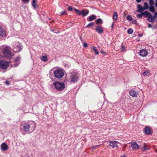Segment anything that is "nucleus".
I'll use <instances>...</instances> for the list:
<instances>
[{"instance_id": "obj_14", "label": "nucleus", "mask_w": 157, "mask_h": 157, "mask_svg": "<svg viewBox=\"0 0 157 157\" xmlns=\"http://www.w3.org/2000/svg\"><path fill=\"white\" fill-rule=\"evenodd\" d=\"M120 144L117 141H111L110 143V145L113 147H117L118 146V144Z\"/></svg>"}, {"instance_id": "obj_50", "label": "nucleus", "mask_w": 157, "mask_h": 157, "mask_svg": "<svg viewBox=\"0 0 157 157\" xmlns=\"http://www.w3.org/2000/svg\"><path fill=\"white\" fill-rule=\"evenodd\" d=\"M132 22H133L134 23H136V21L135 20H133V21H132Z\"/></svg>"}, {"instance_id": "obj_47", "label": "nucleus", "mask_w": 157, "mask_h": 157, "mask_svg": "<svg viewBox=\"0 0 157 157\" xmlns=\"http://www.w3.org/2000/svg\"><path fill=\"white\" fill-rule=\"evenodd\" d=\"M5 83L6 85H9V82L8 81H6L5 82Z\"/></svg>"}, {"instance_id": "obj_1", "label": "nucleus", "mask_w": 157, "mask_h": 157, "mask_svg": "<svg viewBox=\"0 0 157 157\" xmlns=\"http://www.w3.org/2000/svg\"><path fill=\"white\" fill-rule=\"evenodd\" d=\"M35 127V123L34 122L25 123L22 125L21 129L25 132H31L34 131Z\"/></svg>"}, {"instance_id": "obj_53", "label": "nucleus", "mask_w": 157, "mask_h": 157, "mask_svg": "<svg viewBox=\"0 0 157 157\" xmlns=\"http://www.w3.org/2000/svg\"><path fill=\"white\" fill-rule=\"evenodd\" d=\"M121 157H125V155L122 156H121Z\"/></svg>"}, {"instance_id": "obj_16", "label": "nucleus", "mask_w": 157, "mask_h": 157, "mask_svg": "<svg viewBox=\"0 0 157 157\" xmlns=\"http://www.w3.org/2000/svg\"><path fill=\"white\" fill-rule=\"evenodd\" d=\"M20 59L21 58L19 56H17L16 57L15 60L14 66L16 67L20 64V63L18 62V61H19Z\"/></svg>"}, {"instance_id": "obj_31", "label": "nucleus", "mask_w": 157, "mask_h": 157, "mask_svg": "<svg viewBox=\"0 0 157 157\" xmlns=\"http://www.w3.org/2000/svg\"><path fill=\"white\" fill-rule=\"evenodd\" d=\"M144 8H145V9H147L149 8L148 6V4L147 2H145L144 3Z\"/></svg>"}, {"instance_id": "obj_34", "label": "nucleus", "mask_w": 157, "mask_h": 157, "mask_svg": "<svg viewBox=\"0 0 157 157\" xmlns=\"http://www.w3.org/2000/svg\"><path fill=\"white\" fill-rule=\"evenodd\" d=\"M149 3L150 5L151 6H152L154 4V0H150Z\"/></svg>"}, {"instance_id": "obj_4", "label": "nucleus", "mask_w": 157, "mask_h": 157, "mask_svg": "<svg viewBox=\"0 0 157 157\" xmlns=\"http://www.w3.org/2000/svg\"><path fill=\"white\" fill-rule=\"evenodd\" d=\"M54 74L56 78H60L63 76L64 73L62 70L59 69L56 70L54 71Z\"/></svg>"}, {"instance_id": "obj_43", "label": "nucleus", "mask_w": 157, "mask_h": 157, "mask_svg": "<svg viewBox=\"0 0 157 157\" xmlns=\"http://www.w3.org/2000/svg\"><path fill=\"white\" fill-rule=\"evenodd\" d=\"M67 25H68L70 26H72V23L71 22H69V23L67 24Z\"/></svg>"}, {"instance_id": "obj_10", "label": "nucleus", "mask_w": 157, "mask_h": 157, "mask_svg": "<svg viewBox=\"0 0 157 157\" xmlns=\"http://www.w3.org/2000/svg\"><path fill=\"white\" fill-rule=\"evenodd\" d=\"M129 94L133 97H137L138 94L133 90H130L129 92Z\"/></svg>"}, {"instance_id": "obj_56", "label": "nucleus", "mask_w": 157, "mask_h": 157, "mask_svg": "<svg viewBox=\"0 0 157 157\" xmlns=\"http://www.w3.org/2000/svg\"><path fill=\"white\" fill-rule=\"evenodd\" d=\"M155 1H156V2H157V0H155Z\"/></svg>"}, {"instance_id": "obj_21", "label": "nucleus", "mask_w": 157, "mask_h": 157, "mask_svg": "<svg viewBox=\"0 0 157 157\" xmlns=\"http://www.w3.org/2000/svg\"><path fill=\"white\" fill-rule=\"evenodd\" d=\"M41 60L42 61L47 62L48 61L47 58L46 56H42L40 58Z\"/></svg>"}, {"instance_id": "obj_11", "label": "nucleus", "mask_w": 157, "mask_h": 157, "mask_svg": "<svg viewBox=\"0 0 157 157\" xmlns=\"http://www.w3.org/2000/svg\"><path fill=\"white\" fill-rule=\"evenodd\" d=\"M139 54L140 56L145 57L147 55V52L146 50L142 49L140 50Z\"/></svg>"}, {"instance_id": "obj_9", "label": "nucleus", "mask_w": 157, "mask_h": 157, "mask_svg": "<svg viewBox=\"0 0 157 157\" xmlns=\"http://www.w3.org/2000/svg\"><path fill=\"white\" fill-rule=\"evenodd\" d=\"M1 148L2 151H6L8 149V146L6 143H3L1 145Z\"/></svg>"}, {"instance_id": "obj_13", "label": "nucleus", "mask_w": 157, "mask_h": 157, "mask_svg": "<svg viewBox=\"0 0 157 157\" xmlns=\"http://www.w3.org/2000/svg\"><path fill=\"white\" fill-rule=\"evenodd\" d=\"M131 147L132 149L134 150H137L139 148L140 146L136 142H135L132 143Z\"/></svg>"}, {"instance_id": "obj_20", "label": "nucleus", "mask_w": 157, "mask_h": 157, "mask_svg": "<svg viewBox=\"0 0 157 157\" xmlns=\"http://www.w3.org/2000/svg\"><path fill=\"white\" fill-rule=\"evenodd\" d=\"M32 5L35 8L37 7L36 0H33L32 2Z\"/></svg>"}, {"instance_id": "obj_18", "label": "nucleus", "mask_w": 157, "mask_h": 157, "mask_svg": "<svg viewBox=\"0 0 157 157\" xmlns=\"http://www.w3.org/2000/svg\"><path fill=\"white\" fill-rule=\"evenodd\" d=\"M96 18V16L95 15H93L90 16L89 17L88 19V21H91L94 20Z\"/></svg>"}, {"instance_id": "obj_24", "label": "nucleus", "mask_w": 157, "mask_h": 157, "mask_svg": "<svg viewBox=\"0 0 157 157\" xmlns=\"http://www.w3.org/2000/svg\"><path fill=\"white\" fill-rule=\"evenodd\" d=\"M94 24L93 22H90L88 24L86 27L87 28H89L90 27H92L94 26Z\"/></svg>"}, {"instance_id": "obj_37", "label": "nucleus", "mask_w": 157, "mask_h": 157, "mask_svg": "<svg viewBox=\"0 0 157 157\" xmlns=\"http://www.w3.org/2000/svg\"><path fill=\"white\" fill-rule=\"evenodd\" d=\"M143 150H148V148L145 144H144V147L143 148Z\"/></svg>"}, {"instance_id": "obj_44", "label": "nucleus", "mask_w": 157, "mask_h": 157, "mask_svg": "<svg viewBox=\"0 0 157 157\" xmlns=\"http://www.w3.org/2000/svg\"><path fill=\"white\" fill-rule=\"evenodd\" d=\"M156 17V15H154L153 16H152V18L153 19V20H154V19H155V17Z\"/></svg>"}, {"instance_id": "obj_23", "label": "nucleus", "mask_w": 157, "mask_h": 157, "mask_svg": "<svg viewBox=\"0 0 157 157\" xmlns=\"http://www.w3.org/2000/svg\"><path fill=\"white\" fill-rule=\"evenodd\" d=\"M96 23L97 24H102L103 23L101 19L98 18L97 19L96 21Z\"/></svg>"}, {"instance_id": "obj_27", "label": "nucleus", "mask_w": 157, "mask_h": 157, "mask_svg": "<svg viewBox=\"0 0 157 157\" xmlns=\"http://www.w3.org/2000/svg\"><path fill=\"white\" fill-rule=\"evenodd\" d=\"M149 8V10L152 13H154L155 12L154 8L153 6H151Z\"/></svg>"}, {"instance_id": "obj_41", "label": "nucleus", "mask_w": 157, "mask_h": 157, "mask_svg": "<svg viewBox=\"0 0 157 157\" xmlns=\"http://www.w3.org/2000/svg\"><path fill=\"white\" fill-rule=\"evenodd\" d=\"M83 46L84 47H86L88 46L87 44L86 43H83Z\"/></svg>"}, {"instance_id": "obj_33", "label": "nucleus", "mask_w": 157, "mask_h": 157, "mask_svg": "<svg viewBox=\"0 0 157 157\" xmlns=\"http://www.w3.org/2000/svg\"><path fill=\"white\" fill-rule=\"evenodd\" d=\"M17 47L19 48V50L23 48L22 46L20 44L17 45Z\"/></svg>"}, {"instance_id": "obj_7", "label": "nucleus", "mask_w": 157, "mask_h": 157, "mask_svg": "<svg viewBox=\"0 0 157 157\" xmlns=\"http://www.w3.org/2000/svg\"><path fill=\"white\" fill-rule=\"evenodd\" d=\"M9 66L8 63L4 60H0V68L3 69H6Z\"/></svg>"}, {"instance_id": "obj_8", "label": "nucleus", "mask_w": 157, "mask_h": 157, "mask_svg": "<svg viewBox=\"0 0 157 157\" xmlns=\"http://www.w3.org/2000/svg\"><path fill=\"white\" fill-rule=\"evenodd\" d=\"M95 30L99 34H102L103 33V29L100 25L97 26L95 28Z\"/></svg>"}, {"instance_id": "obj_25", "label": "nucleus", "mask_w": 157, "mask_h": 157, "mask_svg": "<svg viewBox=\"0 0 157 157\" xmlns=\"http://www.w3.org/2000/svg\"><path fill=\"white\" fill-rule=\"evenodd\" d=\"M92 48L94 51L96 55H98L99 54V52L97 49V48L96 47L93 46Z\"/></svg>"}, {"instance_id": "obj_29", "label": "nucleus", "mask_w": 157, "mask_h": 157, "mask_svg": "<svg viewBox=\"0 0 157 157\" xmlns=\"http://www.w3.org/2000/svg\"><path fill=\"white\" fill-rule=\"evenodd\" d=\"M113 18L114 20H117V14L116 12H114L113 16Z\"/></svg>"}, {"instance_id": "obj_28", "label": "nucleus", "mask_w": 157, "mask_h": 157, "mask_svg": "<svg viewBox=\"0 0 157 157\" xmlns=\"http://www.w3.org/2000/svg\"><path fill=\"white\" fill-rule=\"evenodd\" d=\"M126 19L128 21H132L133 19L131 15H128L126 17Z\"/></svg>"}, {"instance_id": "obj_39", "label": "nucleus", "mask_w": 157, "mask_h": 157, "mask_svg": "<svg viewBox=\"0 0 157 157\" xmlns=\"http://www.w3.org/2000/svg\"><path fill=\"white\" fill-rule=\"evenodd\" d=\"M67 10L69 11H71L72 10V9L71 7L69 6L67 8Z\"/></svg>"}, {"instance_id": "obj_30", "label": "nucleus", "mask_w": 157, "mask_h": 157, "mask_svg": "<svg viewBox=\"0 0 157 157\" xmlns=\"http://www.w3.org/2000/svg\"><path fill=\"white\" fill-rule=\"evenodd\" d=\"M133 32V30L131 28L129 29L128 30H127V32L128 34H131Z\"/></svg>"}, {"instance_id": "obj_19", "label": "nucleus", "mask_w": 157, "mask_h": 157, "mask_svg": "<svg viewBox=\"0 0 157 157\" xmlns=\"http://www.w3.org/2000/svg\"><path fill=\"white\" fill-rule=\"evenodd\" d=\"M151 14L147 11H145L144 13H142L143 15H144L145 17H148L150 15V14Z\"/></svg>"}, {"instance_id": "obj_3", "label": "nucleus", "mask_w": 157, "mask_h": 157, "mask_svg": "<svg viewBox=\"0 0 157 157\" xmlns=\"http://www.w3.org/2000/svg\"><path fill=\"white\" fill-rule=\"evenodd\" d=\"M53 85H54L56 90L59 91L62 90L65 87V85L64 83L56 82H54Z\"/></svg>"}, {"instance_id": "obj_6", "label": "nucleus", "mask_w": 157, "mask_h": 157, "mask_svg": "<svg viewBox=\"0 0 157 157\" xmlns=\"http://www.w3.org/2000/svg\"><path fill=\"white\" fill-rule=\"evenodd\" d=\"M2 52L4 56L6 57H10L11 56V54L9 48L7 47H6L3 49Z\"/></svg>"}, {"instance_id": "obj_52", "label": "nucleus", "mask_w": 157, "mask_h": 157, "mask_svg": "<svg viewBox=\"0 0 157 157\" xmlns=\"http://www.w3.org/2000/svg\"><path fill=\"white\" fill-rule=\"evenodd\" d=\"M155 15H156V17L157 16V13L156 12L155 13Z\"/></svg>"}, {"instance_id": "obj_46", "label": "nucleus", "mask_w": 157, "mask_h": 157, "mask_svg": "<svg viewBox=\"0 0 157 157\" xmlns=\"http://www.w3.org/2000/svg\"><path fill=\"white\" fill-rule=\"evenodd\" d=\"M136 2L138 3H140L141 1V0H136Z\"/></svg>"}, {"instance_id": "obj_36", "label": "nucleus", "mask_w": 157, "mask_h": 157, "mask_svg": "<svg viewBox=\"0 0 157 157\" xmlns=\"http://www.w3.org/2000/svg\"><path fill=\"white\" fill-rule=\"evenodd\" d=\"M100 146V145H97L95 146H91L92 149H95L96 148Z\"/></svg>"}, {"instance_id": "obj_32", "label": "nucleus", "mask_w": 157, "mask_h": 157, "mask_svg": "<svg viewBox=\"0 0 157 157\" xmlns=\"http://www.w3.org/2000/svg\"><path fill=\"white\" fill-rule=\"evenodd\" d=\"M142 13H141L137 14L136 15L137 17L139 18H141L142 17Z\"/></svg>"}, {"instance_id": "obj_54", "label": "nucleus", "mask_w": 157, "mask_h": 157, "mask_svg": "<svg viewBox=\"0 0 157 157\" xmlns=\"http://www.w3.org/2000/svg\"><path fill=\"white\" fill-rule=\"evenodd\" d=\"M155 151L157 153V149L155 150Z\"/></svg>"}, {"instance_id": "obj_17", "label": "nucleus", "mask_w": 157, "mask_h": 157, "mask_svg": "<svg viewBox=\"0 0 157 157\" xmlns=\"http://www.w3.org/2000/svg\"><path fill=\"white\" fill-rule=\"evenodd\" d=\"M144 132L145 133L148 135L151 134L150 129L147 126H146L144 129Z\"/></svg>"}, {"instance_id": "obj_49", "label": "nucleus", "mask_w": 157, "mask_h": 157, "mask_svg": "<svg viewBox=\"0 0 157 157\" xmlns=\"http://www.w3.org/2000/svg\"><path fill=\"white\" fill-rule=\"evenodd\" d=\"M113 25H114V23H112V25H111V27H112V28H113Z\"/></svg>"}, {"instance_id": "obj_38", "label": "nucleus", "mask_w": 157, "mask_h": 157, "mask_svg": "<svg viewBox=\"0 0 157 157\" xmlns=\"http://www.w3.org/2000/svg\"><path fill=\"white\" fill-rule=\"evenodd\" d=\"M125 50V47L124 46H122L121 48V51L122 52L124 51Z\"/></svg>"}, {"instance_id": "obj_55", "label": "nucleus", "mask_w": 157, "mask_h": 157, "mask_svg": "<svg viewBox=\"0 0 157 157\" xmlns=\"http://www.w3.org/2000/svg\"><path fill=\"white\" fill-rule=\"evenodd\" d=\"M82 37H80V40H82Z\"/></svg>"}, {"instance_id": "obj_15", "label": "nucleus", "mask_w": 157, "mask_h": 157, "mask_svg": "<svg viewBox=\"0 0 157 157\" xmlns=\"http://www.w3.org/2000/svg\"><path fill=\"white\" fill-rule=\"evenodd\" d=\"M138 9L137 11L140 13H142L145 10V8L142 7L140 5H138Z\"/></svg>"}, {"instance_id": "obj_5", "label": "nucleus", "mask_w": 157, "mask_h": 157, "mask_svg": "<svg viewBox=\"0 0 157 157\" xmlns=\"http://www.w3.org/2000/svg\"><path fill=\"white\" fill-rule=\"evenodd\" d=\"M74 10L75 11V12L77 13L78 15H82L83 16H86L89 13V11L88 10H86L85 11L84 10H82L81 11H80L78 10L75 8H74Z\"/></svg>"}, {"instance_id": "obj_35", "label": "nucleus", "mask_w": 157, "mask_h": 157, "mask_svg": "<svg viewBox=\"0 0 157 157\" xmlns=\"http://www.w3.org/2000/svg\"><path fill=\"white\" fill-rule=\"evenodd\" d=\"M30 0H21L22 2L24 3H28Z\"/></svg>"}, {"instance_id": "obj_12", "label": "nucleus", "mask_w": 157, "mask_h": 157, "mask_svg": "<svg viewBox=\"0 0 157 157\" xmlns=\"http://www.w3.org/2000/svg\"><path fill=\"white\" fill-rule=\"evenodd\" d=\"M6 32L2 27L0 26V36L5 37L6 35Z\"/></svg>"}, {"instance_id": "obj_40", "label": "nucleus", "mask_w": 157, "mask_h": 157, "mask_svg": "<svg viewBox=\"0 0 157 157\" xmlns=\"http://www.w3.org/2000/svg\"><path fill=\"white\" fill-rule=\"evenodd\" d=\"M101 52L102 54H104V55H106V53L105 52H104L103 50H101Z\"/></svg>"}, {"instance_id": "obj_26", "label": "nucleus", "mask_w": 157, "mask_h": 157, "mask_svg": "<svg viewBox=\"0 0 157 157\" xmlns=\"http://www.w3.org/2000/svg\"><path fill=\"white\" fill-rule=\"evenodd\" d=\"M149 73V71L148 70H146L144 72L143 75L144 76H147L148 75Z\"/></svg>"}, {"instance_id": "obj_48", "label": "nucleus", "mask_w": 157, "mask_h": 157, "mask_svg": "<svg viewBox=\"0 0 157 157\" xmlns=\"http://www.w3.org/2000/svg\"><path fill=\"white\" fill-rule=\"evenodd\" d=\"M138 36L139 37H141L143 36V34H139Z\"/></svg>"}, {"instance_id": "obj_42", "label": "nucleus", "mask_w": 157, "mask_h": 157, "mask_svg": "<svg viewBox=\"0 0 157 157\" xmlns=\"http://www.w3.org/2000/svg\"><path fill=\"white\" fill-rule=\"evenodd\" d=\"M66 13L65 12V11H63L60 13V15H63L65 14Z\"/></svg>"}, {"instance_id": "obj_45", "label": "nucleus", "mask_w": 157, "mask_h": 157, "mask_svg": "<svg viewBox=\"0 0 157 157\" xmlns=\"http://www.w3.org/2000/svg\"><path fill=\"white\" fill-rule=\"evenodd\" d=\"M148 27L149 28H151V27H152V25L151 24H148Z\"/></svg>"}, {"instance_id": "obj_22", "label": "nucleus", "mask_w": 157, "mask_h": 157, "mask_svg": "<svg viewBox=\"0 0 157 157\" xmlns=\"http://www.w3.org/2000/svg\"><path fill=\"white\" fill-rule=\"evenodd\" d=\"M147 20L148 21L150 22H151L154 21L152 17V15L151 14H150V15L148 17Z\"/></svg>"}, {"instance_id": "obj_51", "label": "nucleus", "mask_w": 157, "mask_h": 157, "mask_svg": "<svg viewBox=\"0 0 157 157\" xmlns=\"http://www.w3.org/2000/svg\"><path fill=\"white\" fill-rule=\"evenodd\" d=\"M155 6L157 7V2H156L155 4Z\"/></svg>"}, {"instance_id": "obj_2", "label": "nucleus", "mask_w": 157, "mask_h": 157, "mask_svg": "<svg viewBox=\"0 0 157 157\" xmlns=\"http://www.w3.org/2000/svg\"><path fill=\"white\" fill-rule=\"evenodd\" d=\"M69 80L71 82L75 83L78 78V73L75 71L71 72L70 74Z\"/></svg>"}]
</instances>
